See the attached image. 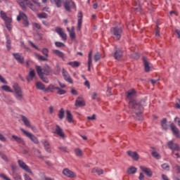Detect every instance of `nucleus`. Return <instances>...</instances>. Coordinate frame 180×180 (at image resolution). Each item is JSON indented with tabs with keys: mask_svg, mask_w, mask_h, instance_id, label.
<instances>
[{
	"mask_svg": "<svg viewBox=\"0 0 180 180\" xmlns=\"http://www.w3.org/2000/svg\"><path fill=\"white\" fill-rule=\"evenodd\" d=\"M144 106H147V101L145 98L141 99L139 102L137 101H132L129 104V109L132 110V113L135 120H143V110H144Z\"/></svg>",
	"mask_w": 180,
	"mask_h": 180,
	"instance_id": "1",
	"label": "nucleus"
},
{
	"mask_svg": "<svg viewBox=\"0 0 180 180\" xmlns=\"http://www.w3.org/2000/svg\"><path fill=\"white\" fill-rule=\"evenodd\" d=\"M17 2L22 8V11H26V6L30 8L34 12L39 11V9L36 8V6L30 2V0H17Z\"/></svg>",
	"mask_w": 180,
	"mask_h": 180,
	"instance_id": "2",
	"label": "nucleus"
},
{
	"mask_svg": "<svg viewBox=\"0 0 180 180\" xmlns=\"http://www.w3.org/2000/svg\"><path fill=\"white\" fill-rule=\"evenodd\" d=\"M13 88L15 92V97L18 101H23V91H22V88L19 86V84L14 83L13 85Z\"/></svg>",
	"mask_w": 180,
	"mask_h": 180,
	"instance_id": "3",
	"label": "nucleus"
},
{
	"mask_svg": "<svg viewBox=\"0 0 180 180\" xmlns=\"http://www.w3.org/2000/svg\"><path fill=\"white\" fill-rule=\"evenodd\" d=\"M111 32L113 34V39L115 40H119L122 37V34L123 33V30L120 27H115L111 28Z\"/></svg>",
	"mask_w": 180,
	"mask_h": 180,
	"instance_id": "4",
	"label": "nucleus"
},
{
	"mask_svg": "<svg viewBox=\"0 0 180 180\" xmlns=\"http://www.w3.org/2000/svg\"><path fill=\"white\" fill-rule=\"evenodd\" d=\"M23 20V26L24 27H29V20H27V15L22 11L19 12V15L17 16V20L18 22H20V20Z\"/></svg>",
	"mask_w": 180,
	"mask_h": 180,
	"instance_id": "5",
	"label": "nucleus"
},
{
	"mask_svg": "<svg viewBox=\"0 0 180 180\" xmlns=\"http://www.w3.org/2000/svg\"><path fill=\"white\" fill-rule=\"evenodd\" d=\"M20 131H22V133H23V134L28 137V139H30L31 141H33L34 144H39V139H37V137H36V136L25 130V129L23 128H20Z\"/></svg>",
	"mask_w": 180,
	"mask_h": 180,
	"instance_id": "6",
	"label": "nucleus"
},
{
	"mask_svg": "<svg viewBox=\"0 0 180 180\" xmlns=\"http://www.w3.org/2000/svg\"><path fill=\"white\" fill-rule=\"evenodd\" d=\"M64 8L67 12H71V8L72 9H77V6L75 5V2L72 0H66L64 2Z\"/></svg>",
	"mask_w": 180,
	"mask_h": 180,
	"instance_id": "7",
	"label": "nucleus"
},
{
	"mask_svg": "<svg viewBox=\"0 0 180 180\" xmlns=\"http://www.w3.org/2000/svg\"><path fill=\"white\" fill-rule=\"evenodd\" d=\"M18 165L20 168L23 169V171H25V172H27L28 174H30V175H33V172H32V169H30V167L23 162L22 160H18Z\"/></svg>",
	"mask_w": 180,
	"mask_h": 180,
	"instance_id": "8",
	"label": "nucleus"
},
{
	"mask_svg": "<svg viewBox=\"0 0 180 180\" xmlns=\"http://www.w3.org/2000/svg\"><path fill=\"white\" fill-rule=\"evenodd\" d=\"M136 90L132 89L130 91L127 92V100L128 101V103H131V102L136 101Z\"/></svg>",
	"mask_w": 180,
	"mask_h": 180,
	"instance_id": "9",
	"label": "nucleus"
},
{
	"mask_svg": "<svg viewBox=\"0 0 180 180\" xmlns=\"http://www.w3.org/2000/svg\"><path fill=\"white\" fill-rule=\"evenodd\" d=\"M167 146L169 150H172V151H180L179 145L176 143H174L173 141H168Z\"/></svg>",
	"mask_w": 180,
	"mask_h": 180,
	"instance_id": "10",
	"label": "nucleus"
},
{
	"mask_svg": "<svg viewBox=\"0 0 180 180\" xmlns=\"http://www.w3.org/2000/svg\"><path fill=\"white\" fill-rule=\"evenodd\" d=\"M127 155L130 157V158H131L134 161H139V160H140V155H139V153H137L136 151L127 150Z\"/></svg>",
	"mask_w": 180,
	"mask_h": 180,
	"instance_id": "11",
	"label": "nucleus"
},
{
	"mask_svg": "<svg viewBox=\"0 0 180 180\" xmlns=\"http://www.w3.org/2000/svg\"><path fill=\"white\" fill-rule=\"evenodd\" d=\"M36 68H37V72L39 78H41V79L43 81V82H45L46 84H49V78H47L46 77H44V75H43V73L41 72V67L36 66Z\"/></svg>",
	"mask_w": 180,
	"mask_h": 180,
	"instance_id": "12",
	"label": "nucleus"
},
{
	"mask_svg": "<svg viewBox=\"0 0 180 180\" xmlns=\"http://www.w3.org/2000/svg\"><path fill=\"white\" fill-rule=\"evenodd\" d=\"M53 134H57L60 137H62V139H65V134H64V131H63V129H61V127L60 125L56 124V129L53 131Z\"/></svg>",
	"mask_w": 180,
	"mask_h": 180,
	"instance_id": "13",
	"label": "nucleus"
},
{
	"mask_svg": "<svg viewBox=\"0 0 180 180\" xmlns=\"http://www.w3.org/2000/svg\"><path fill=\"white\" fill-rule=\"evenodd\" d=\"M169 127L172 131V134L176 137V139L180 138V133H179V129L176 126H175L174 123H171L169 125Z\"/></svg>",
	"mask_w": 180,
	"mask_h": 180,
	"instance_id": "14",
	"label": "nucleus"
},
{
	"mask_svg": "<svg viewBox=\"0 0 180 180\" xmlns=\"http://www.w3.org/2000/svg\"><path fill=\"white\" fill-rule=\"evenodd\" d=\"M11 141H16L18 144H21V146H26V141L21 137L16 135L11 136Z\"/></svg>",
	"mask_w": 180,
	"mask_h": 180,
	"instance_id": "15",
	"label": "nucleus"
},
{
	"mask_svg": "<svg viewBox=\"0 0 180 180\" xmlns=\"http://www.w3.org/2000/svg\"><path fill=\"white\" fill-rule=\"evenodd\" d=\"M85 101L84 100V98L79 96L75 101V105L76 108H84L85 106Z\"/></svg>",
	"mask_w": 180,
	"mask_h": 180,
	"instance_id": "16",
	"label": "nucleus"
},
{
	"mask_svg": "<svg viewBox=\"0 0 180 180\" xmlns=\"http://www.w3.org/2000/svg\"><path fill=\"white\" fill-rule=\"evenodd\" d=\"M63 174L68 178H77V174L67 168L63 170Z\"/></svg>",
	"mask_w": 180,
	"mask_h": 180,
	"instance_id": "17",
	"label": "nucleus"
},
{
	"mask_svg": "<svg viewBox=\"0 0 180 180\" xmlns=\"http://www.w3.org/2000/svg\"><path fill=\"white\" fill-rule=\"evenodd\" d=\"M142 60H143V67L145 68V72H150V70L151 68V67L150 65H151V63H150V62H148V59H147V58H146V56H143Z\"/></svg>",
	"mask_w": 180,
	"mask_h": 180,
	"instance_id": "18",
	"label": "nucleus"
},
{
	"mask_svg": "<svg viewBox=\"0 0 180 180\" xmlns=\"http://www.w3.org/2000/svg\"><path fill=\"white\" fill-rule=\"evenodd\" d=\"M62 74L65 81H67L69 84H74V81H72V79L71 78V76H70V74H68V72L65 71V69H63Z\"/></svg>",
	"mask_w": 180,
	"mask_h": 180,
	"instance_id": "19",
	"label": "nucleus"
},
{
	"mask_svg": "<svg viewBox=\"0 0 180 180\" xmlns=\"http://www.w3.org/2000/svg\"><path fill=\"white\" fill-rule=\"evenodd\" d=\"M122 57H123V51H122V49L115 47L114 58H115V60H120V58H122Z\"/></svg>",
	"mask_w": 180,
	"mask_h": 180,
	"instance_id": "20",
	"label": "nucleus"
},
{
	"mask_svg": "<svg viewBox=\"0 0 180 180\" xmlns=\"http://www.w3.org/2000/svg\"><path fill=\"white\" fill-rule=\"evenodd\" d=\"M55 32L59 34V36L63 39V40H67V34L63 32V28L57 27L55 29Z\"/></svg>",
	"mask_w": 180,
	"mask_h": 180,
	"instance_id": "21",
	"label": "nucleus"
},
{
	"mask_svg": "<svg viewBox=\"0 0 180 180\" xmlns=\"http://www.w3.org/2000/svg\"><path fill=\"white\" fill-rule=\"evenodd\" d=\"M78 20H77V30L78 32L81 31V27H82V11H79L77 15Z\"/></svg>",
	"mask_w": 180,
	"mask_h": 180,
	"instance_id": "22",
	"label": "nucleus"
},
{
	"mask_svg": "<svg viewBox=\"0 0 180 180\" xmlns=\"http://www.w3.org/2000/svg\"><path fill=\"white\" fill-rule=\"evenodd\" d=\"M13 56L15 60H16V61L20 64H23L25 63V58H23V56H22L19 53H13Z\"/></svg>",
	"mask_w": 180,
	"mask_h": 180,
	"instance_id": "23",
	"label": "nucleus"
},
{
	"mask_svg": "<svg viewBox=\"0 0 180 180\" xmlns=\"http://www.w3.org/2000/svg\"><path fill=\"white\" fill-rule=\"evenodd\" d=\"M140 169H141L143 171V172H144V174L147 176H148V178H151V176H153V172L151 171V169L150 168H148L144 166H140Z\"/></svg>",
	"mask_w": 180,
	"mask_h": 180,
	"instance_id": "24",
	"label": "nucleus"
},
{
	"mask_svg": "<svg viewBox=\"0 0 180 180\" xmlns=\"http://www.w3.org/2000/svg\"><path fill=\"white\" fill-rule=\"evenodd\" d=\"M41 73H42V75H50V74H51V68L49 65H46L41 69Z\"/></svg>",
	"mask_w": 180,
	"mask_h": 180,
	"instance_id": "25",
	"label": "nucleus"
},
{
	"mask_svg": "<svg viewBox=\"0 0 180 180\" xmlns=\"http://www.w3.org/2000/svg\"><path fill=\"white\" fill-rule=\"evenodd\" d=\"M41 143L44 147L45 151L46 153H49V154H51V148H50V143H49V141L44 140V141H41Z\"/></svg>",
	"mask_w": 180,
	"mask_h": 180,
	"instance_id": "26",
	"label": "nucleus"
},
{
	"mask_svg": "<svg viewBox=\"0 0 180 180\" xmlns=\"http://www.w3.org/2000/svg\"><path fill=\"white\" fill-rule=\"evenodd\" d=\"M53 54H55V56H56L57 57H59V58H62V59H64V57L65 56V54H64V53H63V51H61L58 49H53Z\"/></svg>",
	"mask_w": 180,
	"mask_h": 180,
	"instance_id": "27",
	"label": "nucleus"
},
{
	"mask_svg": "<svg viewBox=\"0 0 180 180\" xmlns=\"http://www.w3.org/2000/svg\"><path fill=\"white\" fill-rule=\"evenodd\" d=\"M36 77V72H34V70H32L30 71L29 75L26 77L27 81L28 82H30V81L33 80V78Z\"/></svg>",
	"mask_w": 180,
	"mask_h": 180,
	"instance_id": "28",
	"label": "nucleus"
},
{
	"mask_svg": "<svg viewBox=\"0 0 180 180\" xmlns=\"http://www.w3.org/2000/svg\"><path fill=\"white\" fill-rule=\"evenodd\" d=\"M136 172H137V167L133 166L129 167L127 170L128 175H133L136 174Z\"/></svg>",
	"mask_w": 180,
	"mask_h": 180,
	"instance_id": "29",
	"label": "nucleus"
},
{
	"mask_svg": "<svg viewBox=\"0 0 180 180\" xmlns=\"http://www.w3.org/2000/svg\"><path fill=\"white\" fill-rule=\"evenodd\" d=\"M66 113V119L69 123H72L74 120H72V114H71V111L67 110L65 111Z\"/></svg>",
	"mask_w": 180,
	"mask_h": 180,
	"instance_id": "30",
	"label": "nucleus"
},
{
	"mask_svg": "<svg viewBox=\"0 0 180 180\" xmlns=\"http://www.w3.org/2000/svg\"><path fill=\"white\" fill-rule=\"evenodd\" d=\"M98 174V175H103V169L99 168V167H94L91 170L92 174Z\"/></svg>",
	"mask_w": 180,
	"mask_h": 180,
	"instance_id": "31",
	"label": "nucleus"
},
{
	"mask_svg": "<svg viewBox=\"0 0 180 180\" xmlns=\"http://www.w3.org/2000/svg\"><path fill=\"white\" fill-rule=\"evenodd\" d=\"M21 120L23 122L25 126L30 127V121L25 115H21Z\"/></svg>",
	"mask_w": 180,
	"mask_h": 180,
	"instance_id": "32",
	"label": "nucleus"
},
{
	"mask_svg": "<svg viewBox=\"0 0 180 180\" xmlns=\"http://www.w3.org/2000/svg\"><path fill=\"white\" fill-rule=\"evenodd\" d=\"M12 19L8 18L7 20L5 21L6 27L8 29L9 32L12 30Z\"/></svg>",
	"mask_w": 180,
	"mask_h": 180,
	"instance_id": "33",
	"label": "nucleus"
},
{
	"mask_svg": "<svg viewBox=\"0 0 180 180\" xmlns=\"http://www.w3.org/2000/svg\"><path fill=\"white\" fill-rule=\"evenodd\" d=\"M68 65H70V67H72V68H78V67H79V65H81V63L75 60L72 62H69L68 63Z\"/></svg>",
	"mask_w": 180,
	"mask_h": 180,
	"instance_id": "34",
	"label": "nucleus"
},
{
	"mask_svg": "<svg viewBox=\"0 0 180 180\" xmlns=\"http://www.w3.org/2000/svg\"><path fill=\"white\" fill-rule=\"evenodd\" d=\"M37 88L39 90V91H44V89H46V86L44 85V84H42L41 82H37L35 84Z\"/></svg>",
	"mask_w": 180,
	"mask_h": 180,
	"instance_id": "35",
	"label": "nucleus"
},
{
	"mask_svg": "<svg viewBox=\"0 0 180 180\" xmlns=\"http://www.w3.org/2000/svg\"><path fill=\"white\" fill-rule=\"evenodd\" d=\"M35 57L36 58H37V60H39V61H49V58H46V56H41L38 53H35Z\"/></svg>",
	"mask_w": 180,
	"mask_h": 180,
	"instance_id": "36",
	"label": "nucleus"
},
{
	"mask_svg": "<svg viewBox=\"0 0 180 180\" xmlns=\"http://www.w3.org/2000/svg\"><path fill=\"white\" fill-rule=\"evenodd\" d=\"M161 126L163 130H168V124H167V118H163L162 120Z\"/></svg>",
	"mask_w": 180,
	"mask_h": 180,
	"instance_id": "37",
	"label": "nucleus"
},
{
	"mask_svg": "<svg viewBox=\"0 0 180 180\" xmlns=\"http://www.w3.org/2000/svg\"><path fill=\"white\" fill-rule=\"evenodd\" d=\"M75 28L74 27H71V31H70V37L71 40H75Z\"/></svg>",
	"mask_w": 180,
	"mask_h": 180,
	"instance_id": "38",
	"label": "nucleus"
},
{
	"mask_svg": "<svg viewBox=\"0 0 180 180\" xmlns=\"http://www.w3.org/2000/svg\"><path fill=\"white\" fill-rule=\"evenodd\" d=\"M1 89L3 91H5V92H11L13 93V90H12L11 89V86H8V85H3L1 86Z\"/></svg>",
	"mask_w": 180,
	"mask_h": 180,
	"instance_id": "39",
	"label": "nucleus"
},
{
	"mask_svg": "<svg viewBox=\"0 0 180 180\" xmlns=\"http://www.w3.org/2000/svg\"><path fill=\"white\" fill-rule=\"evenodd\" d=\"M0 16L1 18V19H3V20L4 22H6V20H8V19H11V18L8 17L6 15V13L5 12H4L3 11H0Z\"/></svg>",
	"mask_w": 180,
	"mask_h": 180,
	"instance_id": "40",
	"label": "nucleus"
},
{
	"mask_svg": "<svg viewBox=\"0 0 180 180\" xmlns=\"http://www.w3.org/2000/svg\"><path fill=\"white\" fill-rule=\"evenodd\" d=\"M37 18H39V19H47L49 18V15L43 12V13H38Z\"/></svg>",
	"mask_w": 180,
	"mask_h": 180,
	"instance_id": "41",
	"label": "nucleus"
},
{
	"mask_svg": "<svg viewBox=\"0 0 180 180\" xmlns=\"http://www.w3.org/2000/svg\"><path fill=\"white\" fill-rule=\"evenodd\" d=\"M56 88L57 87L54 86V85L50 84L47 88L44 89V92H49V91H50V92H53L54 89Z\"/></svg>",
	"mask_w": 180,
	"mask_h": 180,
	"instance_id": "42",
	"label": "nucleus"
},
{
	"mask_svg": "<svg viewBox=\"0 0 180 180\" xmlns=\"http://www.w3.org/2000/svg\"><path fill=\"white\" fill-rule=\"evenodd\" d=\"M58 116L60 120H63V119H64V108H60L58 112Z\"/></svg>",
	"mask_w": 180,
	"mask_h": 180,
	"instance_id": "43",
	"label": "nucleus"
},
{
	"mask_svg": "<svg viewBox=\"0 0 180 180\" xmlns=\"http://www.w3.org/2000/svg\"><path fill=\"white\" fill-rule=\"evenodd\" d=\"M56 91H58L57 94L58 95H65V94H67V91L65 90H64L60 87H56Z\"/></svg>",
	"mask_w": 180,
	"mask_h": 180,
	"instance_id": "44",
	"label": "nucleus"
},
{
	"mask_svg": "<svg viewBox=\"0 0 180 180\" xmlns=\"http://www.w3.org/2000/svg\"><path fill=\"white\" fill-rule=\"evenodd\" d=\"M42 54L46 58H49V49L47 48H43L42 50L41 51Z\"/></svg>",
	"mask_w": 180,
	"mask_h": 180,
	"instance_id": "45",
	"label": "nucleus"
},
{
	"mask_svg": "<svg viewBox=\"0 0 180 180\" xmlns=\"http://www.w3.org/2000/svg\"><path fill=\"white\" fill-rule=\"evenodd\" d=\"M11 44H12V41H11L9 39V38H6V49H7V50H8V51L11 49Z\"/></svg>",
	"mask_w": 180,
	"mask_h": 180,
	"instance_id": "46",
	"label": "nucleus"
},
{
	"mask_svg": "<svg viewBox=\"0 0 180 180\" xmlns=\"http://www.w3.org/2000/svg\"><path fill=\"white\" fill-rule=\"evenodd\" d=\"M151 155L152 157H154V158H156V160H160V158H161V156H160V154L156 151L152 152Z\"/></svg>",
	"mask_w": 180,
	"mask_h": 180,
	"instance_id": "47",
	"label": "nucleus"
},
{
	"mask_svg": "<svg viewBox=\"0 0 180 180\" xmlns=\"http://www.w3.org/2000/svg\"><path fill=\"white\" fill-rule=\"evenodd\" d=\"M75 154L77 155V157H81L82 155V150L77 148L75 149Z\"/></svg>",
	"mask_w": 180,
	"mask_h": 180,
	"instance_id": "48",
	"label": "nucleus"
},
{
	"mask_svg": "<svg viewBox=\"0 0 180 180\" xmlns=\"http://www.w3.org/2000/svg\"><path fill=\"white\" fill-rule=\"evenodd\" d=\"M13 178L15 180H22V176H20L18 173H14L13 175Z\"/></svg>",
	"mask_w": 180,
	"mask_h": 180,
	"instance_id": "49",
	"label": "nucleus"
},
{
	"mask_svg": "<svg viewBox=\"0 0 180 180\" xmlns=\"http://www.w3.org/2000/svg\"><path fill=\"white\" fill-rule=\"evenodd\" d=\"M54 2L57 8H61V0H51V2Z\"/></svg>",
	"mask_w": 180,
	"mask_h": 180,
	"instance_id": "50",
	"label": "nucleus"
},
{
	"mask_svg": "<svg viewBox=\"0 0 180 180\" xmlns=\"http://www.w3.org/2000/svg\"><path fill=\"white\" fill-rule=\"evenodd\" d=\"M99 60H101V53H99V52H97L95 55H94V61L96 63H98V61H99Z\"/></svg>",
	"mask_w": 180,
	"mask_h": 180,
	"instance_id": "51",
	"label": "nucleus"
},
{
	"mask_svg": "<svg viewBox=\"0 0 180 180\" xmlns=\"http://www.w3.org/2000/svg\"><path fill=\"white\" fill-rule=\"evenodd\" d=\"M55 46L56 47H59V48L65 47V44L64 43L60 42V41L55 42Z\"/></svg>",
	"mask_w": 180,
	"mask_h": 180,
	"instance_id": "52",
	"label": "nucleus"
},
{
	"mask_svg": "<svg viewBox=\"0 0 180 180\" xmlns=\"http://www.w3.org/2000/svg\"><path fill=\"white\" fill-rule=\"evenodd\" d=\"M11 167L13 174H15V171H18V167L16 164H11Z\"/></svg>",
	"mask_w": 180,
	"mask_h": 180,
	"instance_id": "53",
	"label": "nucleus"
},
{
	"mask_svg": "<svg viewBox=\"0 0 180 180\" xmlns=\"http://www.w3.org/2000/svg\"><path fill=\"white\" fill-rule=\"evenodd\" d=\"M162 169H165V171H169V165L167 163H164L161 165Z\"/></svg>",
	"mask_w": 180,
	"mask_h": 180,
	"instance_id": "54",
	"label": "nucleus"
},
{
	"mask_svg": "<svg viewBox=\"0 0 180 180\" xmlns=\"http://www.w3.org/2000/svg\"><path fill=\"white\" fill-rule=\"evenodd\" d=\"M131 56L133 57V58H134L135 60H139V58H140V54H139V53L137 52H134L132 53Z\"/></svg>",
	"mask_w": 180,
	"mask_h": 180,
	"instance_id": "55",
	"label": "nucleus"
},
{
	"mask_svg": "<svg viewBox=\"0 0 180 180\" xmlns=\"http://www.w3.org/2000/svg\"><path fill=\"white\" fill-rule=\"evenodd\" d=\"M29 43L32 46V47L36 49V50H38V51H40V49H39V47H37V46H36L33 42H32V41H29Z\"/></svg>",
	"mask_w": 180,
	"mask_h": 180,
	"instance_id": "56",
	"label": "nucleus"
},
{
	"mask_svg": "<svg viewBox=\"0 0 180 180\" xmlns=\"http://www.w3.org/2000/svg\"><path fill=\"white\" fill-rule=\"evenodd\" d=\"M1 158H2V160H4V161H6V162H9V159L8 158V156H6V155L3 154L1 156Z\"/></svg>",
	"mask_w": 180,
	"mask_h": 180,
	"instance_id": "57",
	"label": "nucleus"
},
{
	"mask_svg": "<svg viewBox=\"0 0 180 180\" xmlns=\"http://www.w3.org/2000/svg\"><path fill=\"white\" fill-rule=\"evenodd\" d=\"M0 141H3L4 143L6 141V138L1 133H0Z\"/></svg>",
	"mask_w": 180,
	"mask_h": 180,
	"instance_id": "58",
	"label": "nucleus"
},
{
	"mask_svg": "<svg viewBox=\"0 0 180 180\" xmlns=\"http://www.w3.org/2000/svg\"><path fill=\"white\" fill-rule=\"evenodd\" d=\"M31 1H32V2L35 4V5H37V6H38V8H40L41 6V5L40 4V2H39V0H31Z\"/></svg>",
	"mask_w": 180,
	"mask_h": 180,
	"instance_id": "59",
	"label": "nucleus"
},
{
	"mask_svg": "<svg viewBox=\"0 0 180 180\" xmlns=\"http://www.w3.org/2000/svg\"><path fill=\"white\" fill-rule=\"evenodd\" d=\"M59 150H60V151H63L64 153H68L67 147H65V146L59 147Z\"/></svg>",
	"mask_w": 180,
	"mask_h": 180,
	"instance_id": "60",
	"label": "nucleus"
},
{
	"mask_svg": "<svg viewBox=\"0 0 180 180\" xmlns=\"http://www.w3.org/2000/svg\"><path fill=\"white\" fill-rule=\"evenodd\" d=\"M33 26H34V27H35L36 29H38V30H40L41 29V26H40L39 24L37 23V22H34V23L33 24Z\"/></svg>",
	"mask_w": 180,
	"mask_h": 180,
	"instance_id": "61",
	"label": "nucleus"
},
{
	"mask_svg": "<svg viewBox=\"0 0 180 180\" xmlns=\"http://www.w3.org/2000/svg\"><path fill=\"white\" fill-rule=\"evenodd\" d=\"M0 81L1 82H2V84H8V82L1 75H0Z\"/></svg>",
	"mask_w": 180,
	"mask_h": 180,
	"instance_id": "62",
	"label": "nucleus"
},
{
	"mask_svg": "<svg viewBox=\"0 0 180 180\" xmlns=\"http://www.w3.org/2000/svg\"><path fill=\"white\" fill-rule=\"evenodd\" d=\"M89 63H92V51H90V52L89 53V56H88Z\"/></svg>",
	"mask_w": 180,
	"mask_h": 180,
	"instance_id": "63",
	"label": "nucleus"
},
{
	"mask_svg": "<svg viewBox=\"0 0 180 180\" xmlns=\"http://www.w3.org/2000/svg\"><path fill=\"white\" fill-rule=\"evenodd\" d=\"M175 33H176V34H177V39H180V30L178 29H176Z\"/></svg>",
	"mask_w": 180,
	"mask_h": 180,
	"instance_id": "64",
	"label": "nucleus"
}]
</instances>
